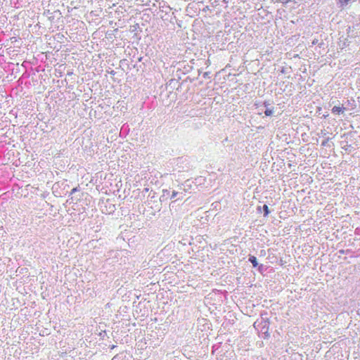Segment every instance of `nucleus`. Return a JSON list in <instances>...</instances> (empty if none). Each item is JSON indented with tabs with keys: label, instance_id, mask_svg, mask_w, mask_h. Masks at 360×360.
Here are the masks:
<instances>
[{
	"label": "nucleus",
	"instance_id": "nucleus-4",
	"mask_svg": "<svg viewBox=\"0 0 360 360\" xmlns=\"http://www.w3.org/2000/svg\"><path fill=\"white\" fill-rule=\"evenodd\" d=\"M274 3H281L283 4H285L288 3L290 0H271Z\"/></svg>",
	"mask_w": 360,
	"mask_h": 360
},
{
	"label": "nucleus",
	"instance_id": "nucleus-11",
	"mask_svg": "<svg viewBox=\"0 0 360 360\" xmlns=\"http://www.w3.org/2000/svg\"><path fill=\"white\" fill-rule=\"evenodd\" d=\"M162 11H165V13H167V8H165V10H164V9H162Z\"/></svg>",
	"mask_w": 360,
	"mask_h": 360
},
{
	"label": "nucleus",
	"instance_id": "nucleus-8",
	"mask_svg": "<svg viewBox=\"0 0 360 360\" xmlns=\"http://www.w3.org/2000/svg\"><path fill=\"white\" fill-rule=\"evenodd\" d=\"M203 76L204 77H208V72H205Z\"/></svg>",
	"mask_w": 360,
	"mask_h": 360
},
{
	"label": "nucleus",
	"instance_id": "nucleus-6",
	"mask_svg": "<svg viewBox=\"0 0 360 360\" xmlns=\"http://www.w3.org/2000/svg\"><path fill=\"white\" fill-rule=\"evenodd\" d=\"M352 0H340V3L342 6H344L349 4Z\"/></svg>",
	"mask_w": 360,
	"mask_h": 360
},
{
	"label": "nucleus",
	"instance_id": "nucleus-7",
	"mask_svg": "<svg viewBox=\"0 0 360 360\" xmlns=\"http://www.w3.org/2000/svg\"><path fill=\"white\" fill-rule=\"evenodd\" d=\"M264 113L266 116H269L272 114V110L266 109Z\"/></svg>",
	"mask_w": 360,
	"mask_h": 360
},
{
	"label": "nucleus",
	"instance_id": "nucleus-5",
	"mask_svg": "<svg viewBox=\"0 0 360 360\" xmlns=\"http://www.w3.org/2000/svg\"><path fill=\"white\" fill-rule=\"evenodd\" d=\"M263 210H264V216L265 217L267 216L269 214V207L266 205H264L263 206Z\"/></svg>",
	"mask_w": 360,
	"mask_h": 360
},
{
	"label": "nucleus",
	"instance_id": "nucleus-3",
	"mask_svg": "<svg viewBox=\"0 0 360 360\" xmlns=\"http://www.w3.org/2000/svg\"><path fill=\"white\" fill-rule=\"evenodd\" d=\"M249 260L251 262V263L252 264L253 266H257V258L255 257H252L249 259Z\"/></svg>",
	"mask_w": 360,
	"mask_h": 360
},
{
	"label": "nucleus",
	"instance_id": "nucleus-1",
	"mask_svg": "<svg viewBox=\"0 0 360 360\" xmlns=\"http://www.w3.org/2000/svg\"><path fill=\"white\" fill-rule=\"evenodd\" d=\"M349 110V108H348L347 106H345V104H342L341 106H334L331 111H332V113L335 114V115H344V112L347 110Z\"/></svg>",
	"mask_w": 360,
	"mask_h": 360
},
{
	"label": "nucleus",
	"instance_id": "nucleus-9",
	"mask_svg": "<svg viewBox=\"0 0 360 360\" xmlns=\"http://www.w3.org/2000/svg\"><path fill=\"white\" fill-rule=\"evenodd\" d=\"M165 8H167L169 11L172 9L169 6H165Z\"/></svg>",
	"mask_w": 360,
	"mask_h": 360
},
{
	"label": "nucleus",
	"instance_id": "nucleus-10",
	"mask_svg": "<svg viewBox=\"0 0 360 360\" xmlns=\"http://www.w3.org/2000/svg\"><path fill=\"white\" fill-rule=\"evenodd\" d=\"M76 190H77V188H73V189L72 190V193L76 192Z\"/></svg>",
	"mask_w": 360,
	"mask_h": 360
},
{
	"label": "nucleus",
	"instance_id": "nucleus-2",
	"mask_svg": "<svg viewBox=\"0 0 360 360\" xmlns=\"http://www.w3.org/2000/svg\"><path fill=\"white\" fill-rule=\"evenodd\" d=\"M342 104H345V106H347L348 108H349V110H354L356 107V105L354 104V101H351L349 100H347Z\"/></svg>",
	"mask_w": 360,
	"mask_h": 360
},
{
	"label": "nucleus",
	"instance_id": "nucleus-12",
	"mask_svg": "<svg viewBox=\"0 0 360 360\" xmlns=\"http://www.w3.org/2000/svg\"><path fill=\"white\" fill-rule=\"evenodd\" d=\"M162 11H165V13H167V8H165V10H164V9H162Z\"/></svg>",
	"mask_w": 360,
	"mask_h": 360
}]
</instances>
